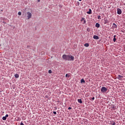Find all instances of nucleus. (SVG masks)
Here are the masks:
<instances>
[{"mask_svg":"<svg viewBox=\"0 0 125 125\" xmlns=\"http://www.w3.org/2000/svg\"><path fill=\"white\" fill-rule=\"evenodd\" d=\"M94 99H95V98H94V97H93V98H92V100H94Z\"/></svg>","mask_w":125,"mask_h":125,"instance_id":"nucleus-28","label":"nucleus"},{"mask_svg":"<svg viewBox=\"0 0 125 125\" xmlns=\"http://www.w3.org/2000/svg\"><path fill=\"white\" fill-rule=\"evenodd\" d=\"M53 114H54V115H56L57 114L56 111H54Z\"/></svg>","mask_w":125,"mask_h":125,"instance_id":"nucleus-22","label":"nucleus"},{"mask_svg":"<svg viewBox=\"0 0 125 125\" xmlns=\"http://www.w3.org/2000/svg\"><path fill=\"white\" fill-rule=\"evenodd\" d=\"M112 107L113 108V109H115V106L112 105Z\"/></svg>","mask_w":125,"mask_h":125,"instance_id":"nucleus-29","label":"nucleus"},{"mask_svg":"<svg viewBox=\"0 0 125 125\" xmlns=\"http://www.w3.org/2000/svg\"><path fill=\"white\" fill-rule=\"evenodd\" d=\"M65 77H66V78H67V77H68V74H66L65 75Z\"/></svg>","mask_w":125,"mask_h":125,"instance_id":"nucleus-27","label":"nucleus"},{"mask_svg":"<svg viewBox=\"0 0 125 125\" xmlns=\"http://www.w3.org/2000/svg\"><path fill=\"white\" fill-rule=\"evenodd\" d=\"M38 2H40V1H41V0H37Z\"/></svg>","mask_w":125,"mask_h":125,"instance_id":"nucleus-30","label":"nucleus"},{"mask_svg":"<svg viewBox=\"0 0 125 125\" xmlns=\"http://www.w3.org/2000/svg\"><path fill=\"white\" fill-rule=\"evenodd\" d=\"M113 28H114V29H117V25L115 23H113Z\"/></svg>","mask_w":125,"mask_h":125,"instance_id":"nucleus-7","label":"nucleus"},{"mask_svg":"<svg viewBox=\"0 0 125 125\" xmlns=\"http://www.w3.org/2000/svg\"><path fill=\"white\" fill-rule=\"evenodd\" d=\"M87 31H88V32H89V29H87Z\"/></svg>","mask_w":125,"mask_h":125,"instance_id":"nucleus-31","label":"nucleus"},{"mask_svg":"<svg viewBox=\"0 0 125 125\" xmlns=\"http://www.w3.org/2000/svg\"><path fill=\"white\" fill-rule=\"evenodd\" d=\"M21 125H24L23 123H22V122H21Z\"/></svg>","mask_w":125,"mask_h":125,"instance_id":"nucleus-26","label":"nucleus"},{"mask_svg":"<svg viewBox=\"0 0 125 125\" xmlns=\"http://www.w3.org/2000/svg\"><path fill=\"white\" fill-rule=\"evenodd\" d=\"M71 109H72V108L71 107H69L68 108V110H71Z\"/></svg>","mask_w":125,"mask_h":125,"instance_id":"nucleus-24","label":"nucleus"},{"mask_svg":"<svg viewBox=\"0 0 125 125\" xmlns=\"http://www.w3.org/2000/svg\"><path fill=\"white\" fill-rule=\"evenodd\" d=\"M98 19H101V16H100V15L98 16Z\"/></svg>","mask_w":125,"mask_h":125,"instance_id":"nucleus-18","label":"nucleus"},{"mask_svg":"<svg viewBox=\"0 0 125 125\" xmlns=\"http://www.w3.org/2000/svg\"><path fill=\"white\" fill-rule=\"evenodd\" d=\"M26 17H27L28 20H29V19H31V18H32V13L30 12H27Z\"/></svg>","mask_w":125,"mask_h":125,"instance_id":"nucleus-3","label":"nucleus"},{"mask_svg":"<svg viewBox=\"0 0 125 125\" xmlns=\"http://www.w3.org/2000/svg\"><path fill=\"white\" fill-rule=\"evenodd\" d=\"M78 102L79 103H83V101H82V99H78Z\"/></svg>","mask_w":125,"mask_h":125,"instance_id":"nucleus-14","label":"nucleus"},{"mask_svg":"<svg viewBox=\"0 0 125 125\" xmlns=\"http://www.w3.org/2000/svg\"><path fill=\"white\" fill-rule=\"evenodd\" d=\"M48 73H49V74H51V73H52V71H51V70H49L48 71Z\"/></svg>","mask_w":125,"mask_h":125,"instance_id":"nucleus-17","label":"nucleus"},{"mask_svg":"<svg viewBox=\"0 0 125 125\" xmlns=\"http://www.w3.org/2000/svg\"><path fill=\"white\" fill-rule=\"evenodd\" d=\"M93 38L94 40H99V37L97 35H94Z\"/></svg>","mask_w":125,"mask_h":125,"instance_id":"nucleus-6","label":"nucleus"},{"mask_svg":"<svg viewBox=\"0 0 125 125\" xmlns=\"http://www.w3.org/2000/svg\"><path fill=\"white\" fill-rule=\"evenodd\" d=\"M83 20H84V18H83L82 19V20H81V21H83Z\"/></svg>","mask_w":125,"mask_h":125,"instance_id":"nucleus-21","label":"nucleus"},{"mask_svg":"<svg viewBox=\"0 0 125 125\" xmlns=\"http://www.w3.org/2000/svg\"><path fill=\"white\" fill-rule=\"evenodd\" d=\"M83 21V24H85V23H86V21H85L84 19V20Z\"/></svg>","mask_w":125,"mask_h":125,"instance_id":"nucleus-19","label":"nucleus"},{"mask_svg":"<svg viewBox=\"0 0 125 125\" xmlns=\"http://www.w3.org/2000/svg\"><path fill=\"white\" fill-rule=\"evenodd\" d=\"M2 119L3 121H6V117L4 116V117H2Z\"/></svg>","mask_w":125,"mask_h":125,"instance_id":"nucleus-15","label":"nucleus"},{"mask_svg":"<svg viewBox=\"0 0 125 125\" xmlns=\"http://www.w3.org/2000/svg\"><path fill=\"white\" fill-rule=\"evenodd\" d=\"M5 117H6V118L8 117V114H6Z\"/></svg>","mask_w":125,"mask_h":125,"instance_id":"nucleus-25","label":"nucleus"},{"mask_svg":"<svg viewBox=\"0 0 125 125\" xmlns=\"http://www.w3.org/2000/svg\"><path fill=\"white\" fill-rule=\"evenodd\" d=\"M15 78H16V79H18V78H19V74H16L15 75Z\"/></svg>","mask_w":125,"mask_h":125,"instance_id":"nucleus-9","label":"nucleus"},{"mask_svg":"<svg viewBox=\"0 0 125 125\" xmlns=\"http://www.w3.org/2000/svg\"><path fill=\"white\" fill-rule=\"evenodd\" d=\"M116 35H114V36H113V37H114V38H113V42H116Z\"/></svg>","mask_w":125,"mask_h":125,"instance_id":"nucleus-12","label":"nucleus"},{"mask_svg":"<svg viewBox=\"0 0 125 125\" xmlns=\"http://www.w3.org/2000/svg\"><path fill=\"white\" fill-rule=\"evenodd\" d=\"M81 83H85V81H84V80L83 79H81Z\"/></svg>","mask_w":125,"mask_h":125,"instance_id":"nucleus-13","label":"nucleus"},{"mask_svg":"<svg viewBox=\"0 0 125 125\" xmlns=\"http://www.w3.org/2000/svg\"><path fill=\"white\" fill-rule=\"evenodd\" d=\"M107 23H108V22L107 21L105 20L104 21V24H107Z\"/></svg>","mask_w":125,"mask_h":125,"instance_id":"nucleus-20","label":"nucleus"},{"mask_svg":"<svg viewBox=\"0 0 125 125\" xmlns=\"http://www.w3.org/2000/svg\"><path fill=\"white\" fill-rule=\"evenodd\" d=\"M79 0V1H82V0Z\"/></svg>","mask_w":125,"mask_h":125,"instance_id":"nucleus-32","label":"nucleus"},{"mask_svg":"<svg viewBox=\"0 0 125 125\" xmlns=\"http://www.w3.org/2000/svg\"><path fill=\"white\" fill-rule=\"evenodd\" d=\"M95 26L97 28H99V27H100V24L98 23H96Z\"/></svg>","mask_w":125,"mask_h":125,"instance_id":"nucleus-10","label":"nucleus"},{"mask_svg":"<svg viewBox=\"0 0 125 125\" xmlns=\"http://www.w3.org/2000/svg\"><path fill=\"white\" fill-rule=\"evenodd\" d=\"M84 46H85V47H88V46H89V44H88V43H86L84 44Z\"/></svg>","mask_w":125,"mask_h":125,"instance_id":"nucleus-8","label":"nucleus"},{"mask_svg":"<svg viewBox=\"0 0 125 125\" xmlns=\"http://www.w3.org/2000/svg\"><path fill=\"white\" fill-rule=\"evenodd\" d=\"M87 14H91V9H90L89 10V11L87 12Z\"/></svg>","mask_w":125,"mask_h":125,"instance_id":"nucleus-11","label":"nucleus"},{"mask_svg":"<svg viewBox=\"0 0 125 125\" xmlns=\"http://www.w3.org/2000/svg\"><path fill=\"white\" fill-rule=\"evenodd\" d=\"M62 58L65 61H74L75 57L71 55H63Z\"/></svg>","mask_w":125,"mask_h":125,"instance_id":"nucleus-1","label":"nucleus"},{"mask_svg":"<svg viewBox=\"0 0 125 125\" xmlns=\"http://www.w3.org/2000/svg\"><path fill=\"white\" fill-rule=\"evenodd\" d=\"M112 125H116V123L115 122H113Z\"/></svg>","mask_w":125,"mask_h":125,"instance_id":"nucleus-23","label":"nucleus"},{"mask_svg":"<svg viewBox=\"0 0 125 125\" xmlns=\"http://www.w3.org/2000/svg\"><path fill=\"white\" fill-rule=\"evenodd\" d=\"M18 15H20V16L22 15V13H21V12H19Z\"/></svg>","mask_w":125,"mask_h":125,"instance_id":"nucleus-16","label":"nucleus"},{"mask_svg":"<svg viewBox=\"0 0 125 125\" xmlns=\"http://www.w3.org/2000/svg\"><path fill=\"white\" fill-rule=\"evenodd\" d=\"M108 90V89L105 87H102L101 89V92L105 93Z\"/></svg>","mask_w":125,"mask_h":125,"instance_id":"nucleus-2","label":"nucleus"},{"mask_svg":"<svg viewBox=\"0 0 125 125\" xmlns=\"http://www.w3.org/2000/svg\"><path fill=\"white\" fill-rule=\"evenodd\" d=\"M117 14H118L119 15H120V14H122V10H121V9H117Z\"/></svg>","mask_w":125,"mask_h":125,"instance_id":"nucleus-4","label":"nucleus"},{"mask_svg":"<svg viewBox=\"0 0 125 125\" xmlns=\"http://www.w3.org/2000/svg\"><path fill=\"white\" fill-rule=\"evenodd\" d=\"M122 78H123V76H122V75H118V76H117V79H118V80H122Z\"/></svg>","mask_w":125,"mask_h":125,"instance_id":"nucleus-5","label":"nucleus"}]
</instances>
